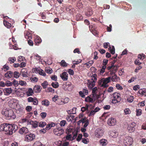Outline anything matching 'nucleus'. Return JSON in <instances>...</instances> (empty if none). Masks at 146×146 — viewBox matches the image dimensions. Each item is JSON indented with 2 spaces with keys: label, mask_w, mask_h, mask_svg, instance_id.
<instances>
[{
  "label": "nucleus",
  "mask_w": 146,
  "mask_h": 146,
  "mask_svg": "<svg viewBox=\"0 0 146 146\" xmlns=\"http://www.w3.org/2000/svg\"><path fill=\"white\" fill-rule=\"evenodd\" d=\"M16 112L18 114L22 113L23 112V109L20 108H18L16 110Z\"/></svg>",
  "instance_id": "obj_49"
},
{
  "label": "nucleus",
  "mask_w": 146,
  "mask_h": 146,
  "mask_svg": "<svg viewBox=\"0 0 146 146\" xmlns=\"http://www.w3.org/2000/svg\"><path fill=\"white\" fill-rule=\"evenodd\" d=\"M26 70L25 69H22L21 71L22 76L23 77H27L28 73L27 71H25Z\"/></svg>",
  "instance_id": "obj_25"
},
{
  "label": "nucleus",
  "mask_w": 146,
  "mask_h": 146,
  "mask_svg": "<svg viewBox=\"0 0 146 146\" xmlns=\"http://www.w3.org/2000/svg\"><path fill=\"white\" fill-rule=\"evenodd\" d=\"M34 41L35 45H38L41 42V40L39 36H38L35 38Z\"/></svg>",
  "instance_id": "obj_17"
},
{
  "label": "nucleus",
  "mask_w": 146,
  "mask_h": 146,
  "mask_svg": "<svg viewBox=\"0 0 146 146\" xmlns=\"http://www.w3.org/2000/svg\"><path fill=\"white\" fill-rule=\"evenodd\" d=\"M97 75L96 74H94L91 79L88 80L87 84L89 89H92L95 85V83L97 80Z\"/></svg>",
  "instance_id": "obj_2"
},
{
  "label": "nucleus",
  "mask_w": 146,
  "mask_h": 146,
  "mask_svg": "<svg viewBox=\"0 0 146 146\" xmlns=\"http://www.w3.org/2000/svg\"><path fill=\"white\" fill-rule=\"evenodd\" d=\"M13 74V72L11 71H8L5 73V76L7 78H11Z\"/></svg>",
  "instance_id": "obj_18"
},
{
  "label": "nucleus",
  "mask_w": 146,
  "mask_h": 146,
  "mask_svg": "<svg viewBox=\"0 0 146 146\" xmlns=\"http://www.w3.org/2000/svg\"><path fill=\"white\" fill-rule=\"evenodd\" d=\"M116 122L115 119L112 117L109 118L108 120V123L110 126L114 125Z\"/></svg>",
  "instance_id": "obj_12"
},
{
  "label": "nucleus",
  "mask_w": 146,
  "mask_h": 146,
  "mask_svg": "<svg viewBox=\"0 0 146 146\" xmlns=\"http://www.w3.org/2000/svg\"><path fill=\"white\" fill-rule=\"evenodd\" d=\"M72 136L71 135H67L65 137H64V140L65 139V140H71Z\"/></svg>",
  "instance_id": "obj_47"
},
{
  "label": "nucleus",
  "mask_w": 146,
  "mask_h": 146,
  "mask_svg": "<svg viewBox=\"0 0 146 146\" xmlns=\"http://www.w3.org/2000/svg\"><path fill=\"white\" fill-rule=\"evenodd\" d=\"M7 117L9 119H14L16 118V115L13 111L11 110H9Z\"/></svg>",
  "instance_id": "obj_11"
},
{
  "label": "nucleus",
  "mask_w": 146,
  "mask_h": 146,
  "mask_svg": "<svg viewBox=\"0 0 146 146\" xmlns=\"http://www.w3.org/2000/svg\"><path fill=\"white\" fill-rule=\"evenodd\" d=\"M32 110V107L30 106H28L26 108V110L28 112H30Z\"/></svg>",
  "instance_id": "obj_61"
},
{
  "label": "nucleus",
  "mask_w": 146,
  "mask_h": 146,
  "mask_svg": "<svg viewBox=\"0 0 146 146\" xmlns=\"http://www.w3.org/2000/svg\"><path fill=\"white\" fill-rule=\"evenodd\" d=\"M9 110L6 111H2L1 112L2 114L5 115L7 117L8 114Z\"/></svg>",
  "instance_id": "obj_50"
},
{
  "label": "nucleus",
  "mask_w": 146,
  "mask_h": 146,
  "mask_svg": "<svg viewBox=\"0 0 146 146\" xmlns=\"http://www.w3.org/2000/svg\"><path fill=\"white\" fill-rule=\"evenodd\" d=\"M16 60L15 57H9L8 59V61L10 63H14Z\"/></svg>",
  "instance_id": "obj_31"
},
{
  "label": "nucleus",
  "mask_w": 146,
  "mask_h": 146,
  "mask_svg": "<svg viewBox=\"0 0 146 146\" xmlns=\"http://www.w3.org/2000/svg\"><path fill=\"white\" fill-rule=\"evenodd\" d=\"M17 126L15 124L3 123L0 125V131H5L8 135H11L18 129Z\"/></svg>",
  "instance_id": "obj_1"
},
{
  "label": "nucleus",
  "mask_w": 146,
  "mask_h": 146,
  "mask_svg": "<svg viewBox=\"0 0 146 146\" xmlns=\"http://www.w3.org/2000/svg\"><path fill=\"white\" fill-rule=\"evenodd\" d=\"M112 99L111 102L113 104H116L120 102L121 98L120 94L117 92L113 93L112 95Z\"/></svg>",
  "instance_id": "obj_3"
},
{
  "label": "nucleus",
  "mask_w": 146,
  "mask_h": 146,
  "mask_svg": "<svg viewBox=\"0 0 146 146\" xmlns=\"http://www.w3.org/2000/svg\"><path fill=\"white\" fill-rule=\"evenodd\" d=\"M134 98L132 96H128L127 100V101L130 103L132 102L134 100Z\"/></svg>",
  "instance_id": "obj_32"
},
{
  "label": "nucleus",
  "mask_w": 146,
  "mask_h": 146,
  "mask_svg": "<svg viewBox=\"0 0 146 146\" xmlns=\"http://www.w3.org/2000/svg\"><path fill=\"white\" fill-rule=\"evenodd\" d=\"M52 86L54 88H57L58 87L59 85L58 82H56L55 83L53 82L51 84Z\"/></svg>",
  "instance_id": "obj_44"
},
{
  "label": "nucleus",
  "mask_w": 146,
  "mask_h": 146,
  "mask_svg": "<svg viewBox=\"0 0 146 146\" xmlns=\"http://www.w3.org/2000/svg\"><path fill=\"white\" fill-rule=\"evenodd\" d=\"M100 143L102 146H105L107 145L108 142L106 139H102L100 140Z\"/></svg>",
  "instance_id": "obj_22"
},
{
  "label": "nucleus",
  "mask_w": 146,
  "mask_h": 146,
  "mask_svg": "<svg viewBox=\"0 0 146 146\" xmlns=\"http://www.w3.org/2000/svg\"><path fill=\"white\" fill-rule=\"evenodd\" d=\"M34 91L32 88H29L26 92V95L28 96H32L34 94Z\"/></svg>",
  "instance_id": "obj_19"
},
{
  "label": "nucleus",
  "mask_w": 146,
  "mask_h": 146,
  "mask_svg": "<svg viewBox=\"0 0 146 146\" xmlns=\"http://www.w3.org/2000/svg\"><path fill=\"white\" fill-rule=\"evenodd\" d=\"M47 114L46 112H43L41 113L40 115L42 119H44L46 117Z\"/></svg>",
  "instance_id": "obj_57"
},
{
  "label": "nucleus",
  "mask_w": 146,
  "mask_h": 146,
  "mask_svg": "<svg viewBox=\"0 0 146 146\" xmlns=\"http://www.w3.org/2000/svg\"><path fill=\"white\" fill-rule=\"evenodd\" d=\"M82 134H79L78 136V137L76 138V140L78 141H79L82 139Z\"/></svg>",
  "instance_id": "obj_58"
},
{
  "label": "nucleus",
  "mask_w": 146,
  "mask_h": 146,
  "mask_svg": "<svg viewBox=\"0 0 146 146\" xmlns=\"http://www.w3.org/2000/svg\"><path fill=\"white\" fill-rule=\"evenodd\" d=\"M69 99L68 98H66L64 100H59V102L57 103L58 105H62L63 104H66L69 101Z\"/></svg>",
  "instance_id": "obj_14"
},
{
  "label": "nucleus",
  "mask_w": 146,
  "mask_h": 146,
  "mask_svg": "<svg viewBox=\"0 0 146 146\" xmlns=\"http://www.w3.org/2000/svg\"><path fill=\"white\" fill-rule=\"evenodd\" d=\"M12 83V84H13V85H14V86L15 87L17 86L19 84L18 81L15 80H13Z\"/></svg>",
  "instance_id": "obj_55"
},
{
  "label": "nucleus",
  "mask_w": 146,
  "mask_h": 146,
  "mask_svg": "<svg viewBox=\"0 0 146 146\" xmlns=\"http://www.w3.org/2000/svg\"><path fill=\"white\" fill-rule=\"evenodd\" d=\"M54 133L56 135L59 136L63 134L64 131L63 129L58 128L54 130Z\"/></svg>",
  "instance_id": "obj_7"
},
{
  "label": "nucleus",
  "mask_w": 146,
  "mask_h": 146,
  "mask_svg": "<svg viewBox=\"0 0 146 146\" xmlns=\"http://www.w3.org/2000/svg\"><path fill=\"white\" fill-rule=\"evenodd\" d=\"M127 129L129 131V133L133 132H134L135 130V127H132L130 126H129L128 127Z\"/></svg>",
  "instance_id": "obj_38"
},
{
  "label": "nucleus",
  "mask_w": 146,
  "mask_h": 146,
  "mask_svg": "<svg viewBox=\"0 0 146 146\" xmlns=\"http://www.w3.org/2000/svg\"><path fill=\"white\" fill-rule=\"evenodd\" d=\"M60 65L61 66L63 67H66L67 66V64L65 62L64 60H62L60 63Z\"/></svg>",
  "instance_id": "obj_39"
},
{
  "label": "nucleus",
  "mask_w": 146,
  "mask_h": 146,
  "mask_svg": "<svg viewBox=\"0 0 146 146\" xmlns=\"http://www.w3.org/2000/svg\"><path fill=\"white\" fill-rule=\"evenodd\" d=\"M76 6L80 9H82L83 7V4L81 0H79L77 2Z\"/></svg>",
  "instance_id": "obj_28"
},
{
  "label": "nucleus",
  "mask_w": 146,
  "mask_h": 146,
  "mask_svg": "<svg viewBox=\"0 0 146 146\" xmlns=\"http://www.w3.org/2000/svg\"><path fill=\"white\" fill-rule=\"evenodd\" d=\"M124 113L125 115L130 114L131 113V111L129 108H126L124 110Z\"/></svg>",
  "instance_id": "obj_46"
},
{
  "label": "nucleus",
  "mask_w": 146,
  "mask_h": 146,
  "mask_svg": "<svg viewBox=\"0 0 146 146\" xmlns=\"http://www.w3.org/2000/svg\"><path fill=\"white\" fill-rule=\"evenodd\" d=\"M45 71L46 73H47L49 74H51L53 72L52 69L49 67L46 68Z\"/></svg>",
  "instance_id": "obj_33"
},
{
  "label": "nucleus",
  "mask_w": 146,
  "mask_h": 146,
  "mask_svg": "<svg viewBox=\"0 0 146 146\" xmlns=\"http://www.w3.org/2000/svg\"><path fill=\"white\" fill-rule=\"evenodd\" d=\"M106 68V66H103L102 68L100 69L99 74L100 75H102L103 74V73L105 72V70Z\"/></svg>",
  "instance_id": "obj_35"
},
{
  "label": "nucleus",
  "mask_w": 146,
  "mask_h": 146,
  "mask_svg": "<svg viewBox=\"0 0 146 146\" xmlns=\"http://www.w3.org/2000/svg\"><path fill=\"white\" fill-rule=\"evenodd\" d=\"M76 17L77 20H81L83 19L82 16L80 14H77L76 16Z\"/></svg>",
  "instance_id": "obj_52"
},
{
  "label": "nucleus",
  "mask_w": 146,
  "mask_h": 146,
  "mask_svg": "<svg viewBox=\"0 0 146 146\" xmlns=\"http://www.w3.org/2000/svg\"><path fill=\"white\" fill-rule=\"evenodd\" d=\"M48 85V82L46 81H44L41 84L44 89H45L46 88L47 86Z\"/></svg>",
  "instance_id": "obj_41"
},
{
  "label": "nucleus",
  "mask_w": 146,
  "mask_h": 146,
  "mask_svg": "<svg viewBox=\"0 0 146 146\" xmlns=\"http://www.w3.org/2000/svg\"><path fill=\"white\" fill-rule=\"evenodd\" d=\"M111 76H109L108 77L106 78L104 80H103V81L106 83H108L110 82V80L111 79Z\"/></svg>",
  "instance_id": "obj_43"
},
{
  "label": "nucleus",
  "mask_w": 146,
  "mask_h": 146,
  "mask_svg": "<svg viewBox=\"0 0 146 146\" xmlns=\"http://www.w3.org/2000/svg\"><path fill=\"white\" fill-rule=\"evenodd\" d=\"M115 87L117 89L119 90H121L123 89L122 87L118 84H116Z\"/></svg>",
  "instance_id": "obj_51"
},
{
  "label": "nucleus",
  "mask_w": 146,
  "mask_h": 146,
  "mask_svg": "<svg viewBox=\"0 0 146 146\" xmlns=\"http://www.w3.org/2000/svg\"><path fill=\"white\" fill-rule=\"evenodd\" d=\"M42 88L40 86L35 85L33 88V90L35 93H38L40 92Z\"/></svg>",
  "instance_id": "obj_15"
},
{
  "label": "nucleus",
  "mask_w": 146,
  "mask_h": 146,
  "mask_svg": "<svg viewBox=\"0 0 146 146\" xmlns=\"http://www.w3.org/2000/svg\"><path fill=\"white\" fill-rule=\"evenodd\" d=\"M142 113V111L140 109L137 110L136 111V115L138 116L141 115Z\"/></svg>",
  "instance_id": "obj_53"
},
{
  "label": "nucleus",
  "mask_w": 146,
  "mask_h": 146,
  "mask_svg": "<svg viewBox=\"0 0 146 146\" xmlns=\"http://www.w3.org/2000/svg\"><path fill=\"white\" fill-rule=\"evenodd\" d=\"M35 138V134L30 133L26 135L25 137V141L29 142L33 140Z\"/></svg>",
  "instance_id": "obj_5"
},
{
  "label": "nucleus",
  "mask_w": 146,
  "mask_h": 146,
  "mask_svg": "<svg viewBox=\"0 0 146 146\" xmlns=\"http://www.w3.org/2000/svg\"><path fill=\"white\" fill-rule=\"evenodd\" d=\"M33 104L35 105H37L38 104V101L36 98L34 97V99L33 101L32 102Z\"/></svg>",
  "instance_id": "obj_54"
},
{
  "label": "nucleus",
  "mask_w": 146,
  "mask_h": 146,
  "mask_svg": "<svg viewBox=\"0 0 146 146\" xmlns=\"http://www.w3.org/2000/svg\"><path fill=\"white\" fill-rule=\"evenodd\" d=\"M104 131L101 128L97 129L95 131V133L96 136L98 138H100L103 135Z\"/></svg>",
  "instance_id": "obj_6"
},
{
  "label": "nucleus",
  "mask_w": 146,
  "mask_h": 146,
  "mask_svg": "<svg viewBox=\"0 0 146 146\" xmlns=\"http://www.w3.org/2000/svg\"><path fill=\"white\" fill-rule=\"evenodd\" d=\"M79 94L80 96L82 98H84L85 97V95L82 91H80L79 92Z\"/></svg>",
  "instance_id": "obj_59"
},
{
  "label": "nucleus",
  "mask_w": 146,
  "mask_h": 146,
  "mask_svg": "<svg viewBox=\"0 0 146 146\" xmlns=\"http://www.w3.org/2000/svg\"><path fill=\"white\" fill-rule=\"evenodd\" d=\"M138 92L141 95L146 96V89L143 88L140 89Z\"/></svg>",
  "instance_id": "obj_20"
},
{
  "label": "nucleus",
  "mask_w": 146,
  "mask_h": 146,
  "mask_svg": "<svg viewBox=\"0 0 146 146\" xmlns=\"http://www.w3.org/2000/svg\"><path fill=\"white\" fill-rule=\"evenodd\" d=\"M108 62V60L107 59H104L102 63L103 66H106V65L107 64Z\"/></svg>",
  "instance_id": "obj_64"
},
{
  "label": "nucleus",
  "mask_w": 146,
  "mask_h": 146,
  "mask_svg": "<svg viewBox=\"0 0 146 146\" xmlns=\"http://www.w3.org/2000/svg\"><path fill=\"white\" fill-rule=\"evenodd\" d=\"M38 122L36 121H32L31 124L32 125V127L34 128H36L38 126Z\"/></svg>",
  "instance_id": "obj_29"
},
{
  "label": "nucleus",
  "mask_w": 146,
  "mask_h": 146,
  "mask_svg": "<svg viewBox=\"0 0 146 146\" xmlns=\"http://www.w3.org/2000/svg\"><path fill=\"white\" fill-rule=\"evenodd\" d=\"M76 108H73L72 110V111L70 110H69L68 111V113H72V114H75L76 113Z\"/></svg>",
  "instance_id": "obj_40"
},
{
  "label": "nucleus",
  "mask_w": 146,
  "mask_h": 146,
  "mask_svg": "<svg viewBox=\"0 0 146 146\" xmlns=\"http://www.w3.org/2000/svg\"><path fill=\"white\" fill-rule=\"evenodd\" d=\"M17 100L16 99H12L9 102V103H11L12 104V106H12L11 107L12 108H14L15 107V105L16 106H17Z\"/></svg>",
  "instance_id": "obj_16"
},
{
  "label": "nucleus",
  "mask_w": 146,
  "mask_h": 146,
  "mask_svg": "<svg viewBox=\"0 0 146 146\" xmlns=\"http://www.w3.org/2000/svg\"><path fill=\"white\" fill-rule=\"evenodd\" d=\"M29 132L28 129L26 127H23L19 130V132L21 135L26 134Z\"/></svg>",
  "instance_id": "obj_10"
},
{
  "label": "nucleus",
  "mask_w": 146,
  "mask_h": 146,
  "mask_svg": "<svg viewBox=\"0 0 146 146\" xmlns=\"http://www.w3.org/2000/svg\"><path fill=\"white\" fill-rule=\"evenodd\" d=\"M134 63L136 65H140L141 64V63L139 61L138 59H136L134 61Z\"/></svg>",
  "instance_id": "obj_56"
},
{
  "label": "nucleus",
  "mask_w": 146,
  "mask_h": 146,
  "mask_svg": "<svg viewBox=\"0 0 146 146\" xmlns=\"http://www.w3.org/2000/svg\"><path fill=\"white\" fill-rule=\"evenodd\" d=\"M59 96H58L55 95L54 96V97L52 98V100L54 102H55L56 101H57V102L56 103L57 104V103L59 102V101H58L59 100H58V99Z\"/></svg>",
  "instance_id": "obj_45"
},
{
  "label": "nucleus",
  "mask_w": 146,
  "mask_h": 146,
  "mask_svg": "<svg viewBox=\"0 0 146 146\" xmlns=\"http://www.w3.org/2000/svg\"><path fill=\"white\" fill-rule=\"evenodd\" d=\"M110 43L109 42H105L103 44V46L105 48H107L108 46L110 47Z\"/></svg>",
  "instance_id": "obj_62"
},
{
  "label": "nucleus",
  "mask_w": 146,
  "mask_h": 146,
  "mask_svg": "<svg viewBox=\"0 0 146 146\" xmlns=\"http://www.w3.org/2000/svg\"><path fill=\"white\" fill-rule=\"evenodd\" d=\"M82 139V142L85 144H87L89 142V140L88 138H83Z\"/></svg>",
  "instance_id": "obj_48"
},
{
  "label": "nucleus",
  "mask_w": 146,
  "mask_h": 146,
  "mask_svg": "<svg viewBox=\"0 0 146 146\" xmlns=\"http://www.w3.org/2000/svg\"><path fill=\"white\" fill-rule=\"evenodd\" d=\"M145 58V56L143 54H139L138 56V58L140 60H142L144 59Z\"/></svg>",
  "instance_id": "obj_36"
},
{
  "label": "nucleus",
  "mask_w": 146,
  "mask_h": 146,
  "mask_svg": "<svg viewBox=\"0 0 146 146\" xmlns=\"http://www.w3.org/2000/svg\"><path fill=\"white\" fill-rule=\"evenodd\" d=\"M66 123V121L65 120H62L60 123V125L61 126H64Z\"/></svg>",
  "instance_id": "obj_63"
},
{
  "label": "nucleus",
  "mask_w": 146,
  "mask_h": 146,
  "mask_svg": "<svg viewBox=\"0 0 146 146\" xmlns=\"http://www.w3.org/2000/svg\"><path fill=\"white\" fill-rule=\"evenodd\" d=\"M42 104L43 105L47 107L49 106L50 102L48 100L45 99L42 101Z\"/></svg>",
  "instance_id": "obj_23"
},
{
  "label": "nucleus",
  "mask_w": 146,
  "mask_h": 146,
  "mask_svg": "<svg viewBox=\"0 0 146 146\" xmlns=\"http://www.w3.org/2000/svg\"><path fill=\"white\" fill-rule=\"evenodd\" d=\"M4 25L7 28H9L11 27V25L10 23L6 21H3Z\"/></svg>",
  "instance_id": "obj_30"
},
{
  "label": "nucleus",
  "mask_w": 146,
  "mask_h": 146,
  "mask_svg": "<svg viewBox=\"0 0 146 146\" xmlns=\"http://www.w3.org/2000/svg\"><path fill=\"white\" fill-rule=\"evenodd\" d=\"M46 123L45 122L41 121L40 122H38V126L39 127H43L46 125Z\"/></svg>",
  "instance_id": "obj_37"
},
{
  "label": "nucleus",
  "mask_w": 146,
  "mask_h": 146,
  "mask_svg": "<svg viewBox=\"0 0 146 146\" xmlns=\"http://www.w3.org/2000/svg\"><path fill=\"white\" fill-rule=\"evenodd\" d=\"M133 142V139L130 136H127L125 137L123 140V144L125 146H130Z\"/></svg>",
  "instance_id": "obj_4"
},
{
  "label": "nucleus",
  "mask_w": 146,
  "mask_h": 146,
  "mask_svg": "<svg viewBox=\"0 0 146 146\" xmlns=\"http://www.w3.org/2000/svg\"><path fill=\"white\" fill-rule=\"evenodd\" d=\"M107 69L108 70H110V72L112 70H113V72H114V71H116V70L115 69V66L112 64L111 66H108L107 67Z\"/></svg>",
  "instance_id": "obj_27"
},
{
  "label": "nucleus",
  "mask_w": 146,
  "mask_h": 146,
  "mask_svg": "<svg viewBox=\"0 0 146 146\" xmlns=\"http://www.w3.org/2000/svg\"><path fill=\"white\" fill-rule=\"evenodd\" d=\"M108 50L110 51V52L112 54H113L115 53V48L114 46H112V48L110 45V47L108 48Z\"/></svg>",
  "instance_id": "obj_26"
},
{
  "label": "nucleus",
  "mask_w": 146,
  "mask_h": 146,
  "mask_svg": "<svg viewBox=\"0 0 146 146\" xmlns=\"http://www.w3.org/2000/svg\"><path fill=\"white\" fill-rule=\"evenodd\" d=\"M36 70L39 74L40 75L45 76H46V74L45 73L44 71L41 69H36Z\"/></svg>",
  "instance_id": "obj_24"
},
{
  "label": "nucleus",
  "mask_w": 146,
  "mask_h": 146,
  "mask_svg": "<svg viewBox=\"0 0 146 146\" xmlns=\"http://www.w3.org/2000/svg\"><path fill=\"white\" fill-rule=\"evenodd\" d=\"M86 15L88 17L91 16L93 14L92 8L90 7H87L85 11Z\"/></svg>",
  "instance_id": "obj_9"
},
{
  "label": "nucleus",
  "mask_w": 146,
  "mask_h": 146,
  "mask_svg": "<svg viewBox=\"0 0 146 146\" xmlns=\"http://www.w3.org/2000/svg\"><path fill=\"white\" fill-rule=\"evenodd\" d=\"M94 100L95 99L93 98H90L89 96L86 97L85 99V101L87 102L93 103L94 102Z\"/></svg>",
  "instance_id": "obj_21"
},
{
  "label": "nucleus",
  "mask_w": 146,
  "mask_h": 146,
  "mask_svg": "<svg viewBox=\"0 0 146 146\" xmlns=\"http://www.w3.org/2000/svg\"><path fill=\"white\" fill-rule=\"evenodd\" d=\"M13 75L14 77L16 78H18L20 76V74L19 73L15 71L13 73Z\"/></svg>",
  "instance_id": "obj_42"
},
{
  "label": "nucleus",
  "mask_w": 146,
  "mask_h": 146,
  "mask_svg": "<svg viewBox=\"0 0 146 146\" xmlns=\"http://www.w3.org/2000/svg\"><path fill=\"white\" fill-rule=\"evenodd\" d=\"M60 76L63 81H66L67 80L68 74L67 72H63L62 73L60 74Z\"/></svg>",
  "instance_id": "obj_13"
},
{
  "label": "nucleus",
  "mask_w": 146,
  "mask_h": 146,
  "mask_svg": "<svg viewBox=\"0 0 146 146\" xmlns=\"http://www.w3.org/2000/svg\"><path fill=\"white\" fill-rule=\"evenodd\" d=\"M47 92L54 93V90L52 88L49 87L47 89Z\"/></svg>",
  "instance_id": "obj_60"
},
{
  "label": "nucleus",
  "mask_w": 146,
  "mask_h": 146,
  "mask_svg": "<svg viewBox=\"0 0 146 146\" xmlns=\"http://www.w3.org/2000/svg\"><path fill=\"white\" fill-rule=\"evenodd\" d=\"M12 90L11 88H8L5 89V92L7 95H9L12 92Z\"/></svg>",
  "instance_id": "obj_34"
},
{
  "label": "nucleus",
  "mask_w": 146,
  "mask_h": 146,
  "mask_svg": "<svg viewBox=\"0 0 146 146\" xmlns=\"http://www.w3.org/2000/svg\"><path fill=\"white\" fill-rule=\"evenodd\" d=\"M110 76H111V79L113 82H115L117 80L118 77L115 74L113 70L111 71L110 73Z\"/></svg>",
  "instance_id": "obj_8"
}]
</instances>
